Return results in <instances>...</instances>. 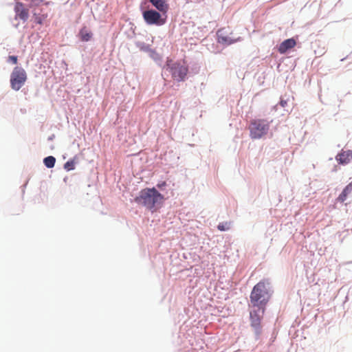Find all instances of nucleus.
<instances>
[{"label": "nucleus", "mask_w": 352, "mask_h": 352, "mask_svg": "<svg viewBox=\"0 0 352 352\" xmlns=\"http://www.w3.org/2000/svg\"><path fill=\"white\" fill-rule=\"evenodd\" d=\"M164 199V196L155 188H146L139 192L134 201L138 205L142 206L153 212L162 204Z\"/></svg>", "instance_id": "obj_1"}, {"label": "nucleus", "mask_w": 352, "mask_h": 352, "mask_svg": "<svg viewBox=\"0 0 352 352\" xmlns=\"http://www.w3.org/2000/svg\"><path fill=\"white\" fill-rule=\"evenodd\" d=\"M352 192V184H349L339 195L338 199L340 202H344L348 197V195Z\"/></svg>", "instance_id": "obj_13"}, {"label": "nucleus", "mask_w": 352, "mask_h": 352, "mask_svg": "<svg viewBox=\"0 0 352 352\" xmlns=\"http://www.w3.org/2000/svg\"><path fill=\"white\" fill-rule=\"evenodd\" d=\"M217 34L218 42L223 45H230L239 41V38H233L231 36L232 33L226 28L219 30Z\"/></svg>", "instance_id": "obj_8"}, {"label": "nucleus", "mask_w": 352, "mask_h": 352, "mask_svg": "<svg viewBox=\"0 0 352 352\" xmlns=\"http://www.w3.org/2000/svg\"><path fill=\"white\" fill-rule=\"evenodd\" d=\"M35 22L38 24L41 25L43 23V19L40 16L35 17Z\"/></svg>", "instance_id": "obj_20"}, {"label": "nucleus", "mask_w": 352, "mask_h": 352, "mask_svg": "<svg viewBox=\"0 0 352 352\" xmlns=\"http://www.w3.org/2000/svg\"><path fill=\"white\" fill-rule=\"evenodd\" d=\"M254 309L250 312V325L254 329L255 333L259 336L261 333V320L263 318L265 308L253 307Z\"/></svg>", "instance_id": "obj_5"}, {"label": "nucleus", "mask_w": 352, "mask_h": 352, "mask_svg": "<svg viewBox=\"0 0 352 352\" xmlns=\"http://www.w3.org/2000/svg\"><path fill=\"white\" fill-rule=\"evenodd\" d=\"M166 186V182H160L157 184V187L160 189H162L164 186Z\"/></svg>", "instance_id": "obj_19"}, {"label": "nucleus", "mask_w": 352, "mask_h": 352, "mask_svg": "<svg viewBox=\"0 0 352 352\" xmlns=\"http://www.w3.org/2000/svg\"><path fill=\"white\" fill-rule=\"evenodd\" d=\"M27 74L22 67H15L10 75V87L14 91H19L27 80Z\"/></svg>", "instance_id": "obj_4"}, {"label": "nucleus", "mask_w": 352, "mask_h": 352, "mask_svg": "<svg viewBox=\"0 0 352 352\" xmlns=\"http://www.w3.org/2000/svg\"><path fill=\"white\" fill-rule=\"evenodd\" d=\"M280 104L283 107H285L287 104V101L283 99H281L280 101Z\"/></svg>", "instance_id": "obj_21"}, {"label": "nucleus", "mask_w": 352, "mask_h": 352, "mask_svg": "<svg viewBox=\"0 0 352 352\" xmlns=\"http://www.w3.org/2000/svg\"><path fill=\"white\" fill-rule=\"evenodd\" d=\"M166 69L171 74L172 78L178 82L184 80L188 72L186 66L172 60L166 62Z\"/></svg>", "instance_id": "obj_6"}, {"label": "nucleus", "mask_w": 352, "mask_h": 352, "mask_svg": "<svg viewBox=\"0 0 352 352\" xmlns=\"http://www.w3.org/2000/svg\"><path fill=\"white\" fill-rule=\"evenodd\" d=\"M149 1L160 12H166L168 10V5L166 3V0H149Z\"/></svg>", "instance_id": "obj_12"}, {"label": "nucleus", "mask_w": 352, "mask_h": 352, "mask_svg": "<svg viewBox=\"0 0 352 352\" xmlns=\"http://www.w3.org/2000/svg\"><path fill=\"white\" fill-rule=\"evenodd\" d=\"M44 164L47 168H53L55 165L56 159L53 156H48L43 160Z\"/></svg>", "instance_id": "obj_15"}, {"label": "nucleus", "mask_w": 352, "mask_h": 352, "mask_svg": "<svg viewBox=\"0 0 352 352\" xmlns=\"http://www.w3.org/2000/svg\"><path fill=\"white\" fill-rule=\"evenodd\" d=\"M270 128L269 122L265 120H253L250 122V136L253 139L261 138L267 134Z\"/></svg>", "instance_id": "obj_3"}, {"label": "nucleus", "mask_w": 352, "mask_h": 352, "mask_svg": "<svg viewBox=\"0 0 352 352\" xmlns=\"http://www.w3.org/2000/svg\"><path fill=\"white\" fill-rule=\"evenodd\" d=\"M269 283L265 280L258 282L252 289L250 294V302L252 307H265L268 302L270 295L267 288Z\"/></svg>", "instance_id": "obj_2"}, {"label": "nucleus", "mask_w": 352, "mask_h": 352, "mask_svg": "<svg viewBox=\"0 0 352 352\" xmlns=\"http://www.w3.org/2000/svg\"><path fill=\"white\" fill-rule=\"evenodd\" d=\"M217 228L220 231L228 230L230 228V223L228 221L220 223L218 225Z\"/></svg>", "instance_id": "obj_16"}, {"label": "nucleus", "mask_w": 352, "mask_h": 352, "mask_svg": "<svg viewBox=\"0 0 352 352\" xmlns=\"http://www.w3.org/2000/svg\"><path fill=\"white\" fill-rule=\"evenodd\" d=\"M336 160L340 164H347L352 160V151H342L336 156Z\"/></svg>", "instance_id": "obj_10"}, {"label": "nucleus", "mask_w": 352, "mask_h": 352, "mask_svg": "<svg viewBox=\"0 0 352 352\" xmlns=\"http://www.w3.org/2000/svg\"><path fill=\"white\" fill-rule=\"evenodd\" d=\"M142 16L148 25H162L165 23V21L162 19L161 14L154 10L144 11Z\"/></svg>", "instance_id": "obj_7"}, {"label": "nucleus", "mask_w": 352, "mask_h": 352, "mask_svg": "<svg viewBox=\"0 0 352 352\" xmlns=\"http://www.w3.org/2000/svg\"><path fill=\"white\" fill-rule=\"evenodd\" d=\"M64 168L66 170H67V171L74 170L75 168V162H74V160H71L67 161L64 164Z\"/></svg>", "instance_id": "obj_17"}, {"label": "nucleus", "mask_w": 352, "mask_h": 352, "mask_svg": "<svg viewBox=\"0 0 352 352\" xmlns=\"http://www.w3.org/2000/svg\"><path fill=\"white\" fill-rule=\"evenodd\" d=\"M296 45V40L288 38L283 41L278 47V51L280 54H285L288 50L294 47Z\"/></svg>", "instance_id": "obj_11"}, {"label": "nucleus", "mask_w": 352, "mask_h": 352, "mask_svg": "<svg viewBox=\"0 0 352 352\" xmlns=\"http://www.w3.org/2000/svg\"><path fill=\"white\" fill-rule=\"evenodd\" d=\"M14 11L16 12V16L26 21L29 17V10L25 8L23 3L17 2L14 6Z\"/></svg>", "instance_id": "obj_9"}, {"label": "nucleus", "mask_w": 352, "mask_h": 352, "mask_svg": "<svg viewBox=\"0 0 352 352\" xmlns=\"http://www.w3.org/2000/svg\"><path fill=\"white\" fill-rule=\"evenodd\" d=\"M81 41H88L91 39L92 34L89 32L85 28H82L79 33Z\"/></svg>", "instance_id": "obj_14"}, {"label": "nucleus", "mask_w": 352, "mask_h": 352, "mask_svg": "<svg viewBox=\"0 0 352 352\" xmlns=\"http://www.w3.org/2000/svg\"><path fill=\"white\" fill-rule=\"evenodd\" d=\"M18 58L16 56H9L8 58V62H10L12 64H17Z\"/></svg>", "instance_id": "obj_18"}]
</instances>
